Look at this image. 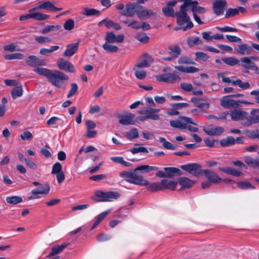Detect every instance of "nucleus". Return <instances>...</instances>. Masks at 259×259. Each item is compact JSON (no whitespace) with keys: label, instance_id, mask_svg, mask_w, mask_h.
Segmentation results:
<instances>
[{"label":"nucleus","instance_id":"obj_3","mask_svg":"<svg viewBox=\"0 0 259 259\" xmlns=\"http://www.w3.org/2000/svg\"><path fill=\"white\" fill-rule=\"evenodd\" d=\"M181 1L183 2V4L180 6L179 11L176 12L177 23L179 26H183L186 24L184 30H188L192 29L194 25L187 14L189 9L185 0H181Z\"/></svg>","mask_w":259,"mask_h":259},{"label":"nucleus","instance_id":"obj_41","mask_svg":"<svg viewBox=\"0 0 259 259\" xmlns=\"http://www.w3.org/2000/svg\"><path fill=\"white\" fill-rule=\"evenodd\" d=\"M162 12L166 17H173L176 15L174 8L168 6L165 7L162 9Z\"/></svg>","mask_w":259,"mask_h":259},{"label":"nucleus","instance_id":"obj_24","mask_svg":"<svg viewBox=\"0 0 259 259\" xmlns=\"http://www.w3.org/2000/svg\"><path fill=\"white\" fill-rule=\"evenodd\" d=\"M81 14L87 17L99 16L101 14V12L98 10L93 8H84L82 9Z\"/></svg>","mask_w":259,"mask_h":259},{"label":"nucleus","instance_id":"obj_8","mask_svg":"<svg viewBox=\"0 0 259 259\" xmlns=\"http://www.w3.org/2000/svg\"><path fill=\"white\" fill-rule=\"evenodd\" d=\"M140 6L141 5L136 3V2L127 4L125 6V10L120 12V14L127 17H133L135 14L138 15Z\"/></svg>","mask_w":259,"mask_h":259},{"label":"nucleus","instance_id":"obj_11","mask_svg":"<svg viewBox=\"0 0 259 259\" xmlns=\"http://www.w3.org/2000/svg\"><path fill=\"white\" fill-rule=\"evenodd\" d=\"M156 15V13L153 11L152 10L141 5L137 17L140 20H146L150 18H155Z\"/></svg>","mask_w":259,"mask_h":259},{"label":"nucleus","instance_id":"obj_63","mask_svg":"<svg viewBox=\"0 0 259 259\" xmlns=\"http://www.w3.org/2000/svg\"><path fill=\"white\" fill-rule=\"evenodd\" d=\"M24 160L25 161L27 166L33 169H36L37 168V164L28 158H24Z\"/></svg>","mask_w":259,"mask_h":259},{"label":"nucleus","instance_id":"obj_48","mask_svg":"<svg viewBox=\"0 0 259 259\" xmlns=\"http://www.w3.org/2000/svg\"><path fill=\"white\" fill-rule=\"evenodd\" d=\"M232 84L235 85H238L243 90H246L250 88V84L248 82H243L240 79H237L235 81H232Z\"/></svg>","mask_w":259,"mask_h":259},{"label":"nucleus","instance_id":"obj_12","mask_svg":"<svg viewBox=\"0 0 259 259\" xmlns=\"http://www.w3.org/2000/svg\"><path fill=\"white\" fill-rule=\"evenodd\" d=\"M117 117L120 118L118 122L122 125H133L135 123V115L132 113L127 112L125 115L118 114Z\"/></svg>","mask_w":259,"mask_h":259},{"label":"nucleus","instance_id":"obj_51","mask_svg":"<svg viewBox=\"0 0 259 259\" xmlns=\"http://www.w3.org/2000/svg\"><path fill=\"white\" fill-rule=\"evenodd\" d=\"M239 14V10L237 8H229L226 12L225 17L227 18L235 16Z\"/></svg>","mask_w":259,"mask_h":259},{"label":"nucleus","instance_id":"obj_57","mask_svg":"<svg viewBox=\"0 0 259 259\" xmlns=\"http://www.w3.org/2000/svg\"><path fill=\"white\" fill-rule=\"evenodd\" d=\"M217 29L222 32H235L238 31V29L230 26H225L224 27H217Z\"/></svg>","mask_w":259,"mask_h":259},{"label":"nucleus","instance_id":"obj_30","mask_svg":"<svg viewBox=\"0 0 259 259\" xmlns=\"http://www.w3.org/2000/svg\"><path fill=\"white\" fill-rule=\"evenodd\" d=\"M230 98L229 95L224 96L221 101V105L225 108L232 107L233 102H235V100L230 99Z\"/></svg>","mask_w":259,"mask_h":259},{"label":"nucleus","instance_id":"obj_38","mask_svg":"<svg viewBox=\"0 0 259 259\" xmlns=\"http://www.w3.org/2000/svg\"><path fill=\"white\" fill-rule=\"evenodd\" d=\"M68 245L69 243H63L61 245H55L52 247L51 250L52 251L55 255L62 251Z\"/></svg>","mask_w":259,"mask_h":259},{"label":"nucleus","instance_id":"obj_46","mask_svg":"<svg viewBox=\"0 0 259 259\" xmlns=\"http://www.w3.org/2000/svg\"><path fill=\"white\" fill-rule=\"evenodd\" d=\"M50 15L36 12L32 13V19L38 21L45 20L50 18Z\"/></svg>","mask_w":259,"mask_h":259},{"label":"nucleus","instance_id":"obj_54","mask_svg":"<svg viewBox=\"0 0 259 259\" xmlns=\"http://www.w3.org/2000/svg\"><path fill=\"white\" fill-rule=\"evenodd\" d=\"M42 10H50L53 12L54 4L50 1H46L41 4Z\"/></svg>","mask_w":259,"mask_h":259},{"label":"nucleus","instance_id":"obj_52","mask_svg":"<svg viewBox=\"0 0 259 259\" xmlns=\"http://www.w3.org/2000/svg\"><path fill=\"white\" fill-rule=\"evenodd\" d=\"M74 26V20L72 19H67L64 23V28L66 30H71Z\"/></svg>","mask_w":259,"mask_h":259},{"label":"nucleus","instance_id":"obj_44","mask_svg":"<svg viewBox=\"0 0 259 259\" xmlns=\"http://www.w3.org/2000/svg\"><path fill=\"white\" fill-rule=\"evenodd\" d=\"M110 44L109 42H105L102 46L103 49L108 52H116L118 50V48L116 46Z\"/></svg>","mask_w":259,"mask_h":259},{"label":"nucleus","instance_id":"obj_19","mask_svg":"<svg viewBox=\"0 0 259 259\" xmlns=\"http://www.w3.org/2000/svg\"><path fill=\"white\" fill-rule=\"evenodd\" d=\"M79 44V41L77 42L68 45L64 53V56L70 57L74 55L78 50Z\"/></svg>","mask_w":259,"mask_h":259},{"label":"nucleus","instance_id":"obj_40","mask_svg":"<svg viewBox=\"0 0 259 259\" xmlns=\"http://www.w3.org/2000/svg\"><path fill=\"white\" fill-rule=\"evenodd\" d=\"M237 187L242 190L255 189L251 184L247 181H239L237 182Z\"/></svg>","mask_w":259,"mask_h":259},{"label":"nucleus","instance_id":"obj_33","mask_svg":"<svg viewBox=\"0 0 259 259\" xmlns=\"http://www.w3.org/2000/svg\"><path fill=\"white\" fill-rule=\"evenodd\" d=\"M148 66H135L133 68V70L135 71V76L138 79H143L146 76V72L143 70H138L136 67L142 68L145 67H148Z\"/></svg>","mask_w":259,"mask_h":259},{"label":"nucleus","instance_id":"obj_34","mask_svg":"<svg viewBox=\"0 0 259 259\" xmlns=\"http://www.w3.org/2000/svg\"><path fill=\"white\" fill-rule=\"evenodd\" d=\"M187 42L190 47H192L195 45H201L202 41L201 38L197 36L188 37Z\"/></svg>","mask_w":259,"mask_h":259},{"label":"nucleus","instance_id":"obj_55","mask_svg":"<svg viewBox=\"0 0 259 259\" xmlns=\"http://www.w3.org/2000/svg\"><path fill=\"white\" fill-rule=\"evenodd\" d=\"M62 171V166L60 163L57 162L54 164L52 167V174H56Z\"/></svg>","mask_w":259,"mask_h":259},{"label":"nucleus","instance_id":"obj_36","mask_svg":"<svg viewBox=\"0 0 259 259\" xmlns=\"http://www.w3.org/2000/svg\"><path fill=\"white\" fill-rule=\"evenodd\" d=\"M22 95L23 89L22 85L16 86L11 92V95L14 99L22 96Z\"/></svg>","mask_w":259,"mask_h":259},{"label":"nucleus","instance_id":"obj_21","mask_svg":"<svg viewBox=\"0 0 259 259\" xmlns=\"http://www.w3.org/2000/svg\"><path fill=\"white\" fill-rule=\"evenodd\" d=\"M203 98H199L196 97H193L191 99V101L193 103L195 107L200 108L208 109L210 107V104L208 102H202Z\"/></svg>","mask_w":259,"mask_h":259},{"label":"nucleus","instance_id":"obj_17","mask_svg":"<svg viewBox=\"0 0 259 259\" xmlns=\"http://www.w3.org/2000/svg\"><path fill=\"white\" fill-rule=\"evenodd\" d=\"M248 113L246 111L240 109H235L231 111L230 113L231 118L234 121L241 120L244 118L246 119V115Z\"/></svg>","mask_w":259,"mask_h":259},{"label":"nucleus","instance_id":"obj_64","mask_svg":"<svg viewBox=\"0 0 259 259\" xmlns=\"http://www.w3.org/2000/svg\"><path fill=\"white\" fill-rule=\"evenodd\" d=\"M136 38L139 41L145 44L148 42L149 40V37L146 33H143L142 36L138 35Z\"/></svg>","mask_w":259,"mask_h":259},{"label":"nucleus","instance_id":"obj_20","mask_svg":"<svg viewBox=\"0 0 259 259\" xmlns=\"http://www.w3.org/2000/svg\"><path fill=\"white\" fill-rule=\"evenodd\" d=\"M178 185V182L176 181H168L167 179H163L161 180V186L162 191L168 189L172 191L176 190V188Z\"/></svg>","mask_w":259,"mask_h":259},{"label":"nucleus","instance_id":"obj_13","mask_svg":"<svg viewBox=\"0 0 259 259\" xmlns=\"http://www.w3.org/2000/svg\"><path fill=\"white\" fill-rule=\"evenodd\" d=\"M177 182H178V184H179L181 186V188L178 190L179 191H181L191 188L195 184L196 181L187 177H178L177 180Z\"/></svg>","mask_w":259,"mask_h":259},{"label":"nucleus","instance_id":"obj_39","mask_svg":"<svg viewBox=\"0 0 259 259\" xmlns=\"http://www.w3.org/2000/svg\"><path fill=\"white\" fill-rule=\"evenodd\" d=\"M59 48L58 46H51L50 49L42 48L40 50L39 53L42 55L48 56L53 52L58 50Z\"/></svg>","mask_w":259,"mask_h":259},{"label":"nucleus","instance_id":"obj_1","mask_svg":"<svg viewBox=\"0 0 259 259\" xmlns=\"http://www.w3.org/2000/svg\"><path fill=\"white\" fill-rule=\"evenodd\" d=\"M180 168L195 177L204 175L207 180L212 184H219L222 180L219 175L213 171L208 169H201L202 165L198 163H189L181 165Z\"/></svg>","mask_w":259,"mask_h":259},{"label":"nucleus","instance_id":"obj_47","mask_svg":"<svg viewBox=\"0 0 259 259\" xmlns=\"http://www.w3.org/2000/svg\"><path fill=\"white\" fill-rule=\"evenodd\" d=\"M196 60L198 62L205 61L209 58V56L202 52H197L195 53Z\"/></svg>","mask_w":259,"mask_h":259},{"label":"nucleus","instance_id":"obj_14","mask_svg":"<svg viewBox=\"0 0 259 259\" xmlns=\"http://www.w3.org/2000/svg\"><path fill=\"white\" fill-rule=\"evenodd\" d=\"M226 0H216L213 3L212 10L217 16H220L224 12V9L227 6Z\"/></svg>","mask_w":259,"mask_h":259},{"label":"nucleus","instance_id":"obj_18","mask_svg":"<svg viewBox=\"0 0 259 259\" xmlns=\"http://www.w3.org/2000/svg\"><path fill=\"white\" fill-rule=\"evenodd\" d=\"M253 49L251 46L246 44H241L238 45L237 48L235 49V51L240 55H249L252 51Z\"/></svg>","mask_w":259,"mask_h":259},{"label":"nucleus","instance_id":"obj_10","mask_svg":"<svg viewBox=\"0 0 259 259\" xmlns=\"http://www.w3.org/2000/svg\"><path fill=\"white\" fill-rule=\"evenodd\" d=\"M137 172L135 171V169L133 170H131V179H126L125 181L137 185H147L148 184V181L144 179L142 176L138 175Z\"/></svg>","mask_w":259,"mask_h":259},{"label":"nucleus","instance_id":"obj_7","mask_svg":"<svg viewBox=\"0 0 259 259\" xmlns=\"http://www.w3.org/2000/svg\"><path fill=\"white\" fill-rule=\"evenodd\" d=\"M258 58L253 56L244 57L238 60L234 57L223 58L222 61L227 65H237L241 61L242 63L247 64L251 63L252 61H256Z\"/></svg>","mask_w":259,"mask_h":259},{"label":"nucleus","instance_id":"obj_37","mask_svg":"<svg viewBox=\"0 0 259 259\" xmlns=\"http://www.w3.org/2000/svg\"><path fill=\"white\" fill-rule=\"evenodd\" d=\"M243 134H244L247 137L250 139H259V134H258V130L256 129L254 130H245L243 131Z\"/></svg>","mask_w":259,"mask_h":259},{"label":"nucleus","instance_id":"obj_15","mask_svg":"<svg viewBox=\"0 0 259 259\" xmlns=\"http://www.w3.org/2000/svg\"><path fill=\"white\" fill-rule=\"evenodd\" d=\"M50 187L49 184L46 183L45 184L44 189H33L31 191V193L32 195L28 196V200H32L34 199L39 198V194H48L49 193Z\"/></svg>","mask_w":259,"mask_h":259},{"label":"nucleus","instance_id":"obj_59","mask_svg":"<svg viewBox=\"0 0 259 259\" xmlns=\"http://www.w3.org/2000/svg\"><path fill=\"white\" fill-rule=\"evenodd\" d=\"M178 63L185 64H196L192 59L187 57H180L178 60Z\"/></svg>","mask_w":259,"mask_h":259},{"label":"nucleus","instance_id":"obj_23","mask_svg":"<svg viewBox=\"0 0 259 259\" xmlns=\"http://www.w3.org/2000/svg\"><path fill=\"white\" fill-rule=\"evenodd\" d=\"M139 60L140 62L137 65H150L155 62L152 57L148 53H144Z\"/></svg>","mask_w":259,"mask_h":259},{"label":"nucleus","instance_id":"obj_22","mask_svg":"<svg viewBox=\"0 0 259 259\" xmlns=\"http://www.w3.org/2000/svg\"><path fill=\"white\" fill-rule=\"evenodd\" d=\"M218 169L221 171L224 172L228 175H230L235 177H238L243 175V173L241 171H239L237 169L231 167H219L218 168Z\"/></svg>","mask_w":259,"mask_h":259},{"label":"nucleus","instance_id":"obj_56","mask_svg":"<svg viewBox=\"0 0 259 259\" xmlns=\"http://www.w3.org/2000/svg\"><path fill=\"white\" fill-rule=\"evenodd\" d=\"M130 151L133 154H137L138 153L142 152L147 153L148 151L147 148L145 147H140L138 148H133L130 150Z\"/></svg>","mask_w":259,"mask_h":259},{"label":"nucleus","instance_id":"obj_62","mask_svg":"<svg viewBox=\"0 0 259 259\" xmlns=\"http://www.w3.org/2000/svg\"><path fill=\"white\" fill-rule=\"evenodd\" d=\"M158 141L160 143H162V146H163V147L167 149L170 150L172 146V144L170 142L167 141L165 138L161 137L159 138Z\"/></svg>","mask_w":259,"mask_h":259},{"label":"nucleus","instance_id":"obj_53","mask_svg":"<svg viewBox=\"0 0 259 259\" xmlns=\"http://www.w3.org/2000/svg\"><path fill=\"white\" fill-rule=\"evenodd\" d=\"M145 117L147 119H150L152 120H158L159 118V115L158 114L153 113V112L151 111V108L147 110V113Z\"/></svg>","mask_w":259,"mask_h":259},{"label":"nucleus","instance_id":"obj_60","mask_svg":"<svg viewBox=\"0 0 259 259\" xmlns=\"http://www.w3.org/2000/svg\"><path fill=\"white\" fill-rule=\"evenodd\" d=\"M239 103L245 104L247 105H253V103L244 100H238L237 101L235 100V102H233V105H232V107L237 108L240 106Z\"/></svg>","mask_w":259,"mask_h":259},{"label":"nucleus","instance_id":"obj_29","mask_svg":"<svg viewBox=\"0 0 259 259\" xmlns=\"http://www.w3.org/2000/svg\"><path fill=\"white\" fill-rule=\"evenodd\" d=\"M110 210H108L98 215L96 217V221L93 224L91 228V230H92L94 229H95L104 219V218L110 212Z\"/></svg>","mask_w":259,"mask_h":259},{"label":"nucleus","instance_id":"obj_50","mask_svg":"<svg viewBox=\"0 0 259 259\" xmlns=\"http://www.w3.org/2000/svg\"><path fill=\"white\" fill-rule=\"evenodd\" d=\"M168 50H169V53H174L175 54V57H177L181 52V49L180 47L178 45L170 46L168 47Z\"/></svg>","mask_w":259,"mask_h":259},{"label":"nucleus","instance_id":"obj_35","mask_svg":"<svg viewBox=\"0 0 259 259\" xmlns=\"http://www.w3.org/2000/svg\"><path fill=\"white\" fill-rule=\"evenodd\" d=\"M6 201L11 204H17L23 201L22 198L19 196H12L6 197Z\"/></svg>","mask_w":259,"mask_h":259},{"label":"nucleus","instance_id":"obj_6","mask_svg":"<svg viewBox=\"0 0 259 259\" xmlns=\"http://www.w3.org/2000/svg\"><path fill=\"white\" fill-rule=\"evenodd\" d=\"M163 170L164 171L161 170L156 171V177L160 178L171 179L183 175V171L180 168L176 167H164Z\"/></svg>","mask_w":259,"mask_h":259},{"label":"nucleus","instance_id":"obj_5","mask_svg":"<svg viewBox=\"0 0 259 259\" xmlns=\"http://www.w3.org/2000/svg\"><path fill=\"white\" fill-rule=\"evenodd\" d=\"M120 196V193L117 192L97 190L95 192L94 196L92 197V199L96 202H106L110 201L111 199H117Z\"/></svg>","mask_w":259,"mask_h":259},{"label":"nucleus","instance_id":"obj_4","mask_svg":"<svg viewBox=\"0 0 259 259\" xmlns=\"http://www.w3.org/2000/svg\"><path fill=\"white\" fill-rule=\"evenodd\" d=\"M172 69L169 66L163 68L162 70L163 73L155 76L156 80L158 81L170 84L179 81L181 80V78L177 74L178 72L176 71H174L170 73Z\"/></svg>","mask_w":259,"mask_h":259},{"label":"nucleus","instance_id":"obj_42","mask_svg":"<svg viewBox=\"0 0 259 259\" xmlns=\"http://www.w3.org/2000/svg\"><path fill=\"white\" fill-rule=\"evenodd\" d=\"M170 125L172 127L178 128L180 129H186L187 124L185 123H183L181 121L177 120H170Z\"/></svg>","mask_w":259,"mask_h":259},{"label":"nucleus","instance_id":"obj_16","mask_svg":"<svg viewBox=\"0 0 259 259\" xmlns=\"http://www.w3.org/2000/svg\"><path fill=\"white\" fill-rule=\"evenodd\" d=\"M124 36L122 34H119L116 36L113 32H108L106 33L105 36L106 42L110 44L115 42L121 43L124 40Z\"/></svg>","mask_w":259,"mask_h":259},{"label":"nucleus","instance_id":"obj_27","mask_svg":"<svg viewBox=\"0 0 259 259\" xmlns=\"http://www.w3.org/2000/svg\"><path fill=\"white\" fill-rule=\"evenodd\" d=\"M178 71L184 73H193L199 71V69L193 66L184 67V66H175Z\"/></svg>","mask_w":259,"mask_h":259},{"label":"nucleus","instance_id":"obj_58","mask_svg":"<svg viewBox=\"0 0 259 259\" xmlns=\"http://www.w3.org/2000/svg\"><path fill=\"white\" fill-rule=\"evenodd\" d=\"M35 40L36 42L40 44H45L51 42V39L46 36H39L35 37Z\"/></svg>","mask_w":259,"mask_h":259},{"label":"nucleus","instance_id":"obj_45","mask_svg":"<svg viewBox=\"0 0 259 259\" xmlns=\"http://www.w3.org/2000/svg\"><path fill=\"white\" fill-rule=\"evenodd\" d=\"M24 56L23 54L20 53H16L10 54L6 55L4 58L6 60H15V59H23Z\"/></svg>","mask_w":259,"mask_h":259},{"label":"nucleus","instance_id":"obj_43","mask_svg":"<svg viewBox=\"0 0 259 259\" xmlns=\"http://www.w3.org/2000/svg\"><path fill=\"white\" fill-rule=\"evenodd\" d=\"M125 137L128 139H136L139 137L138 130L137 128H133L129 132H126Z\"/></svg>","mask_w":259,"mask_h":259},{"label":"nucleus","instance_id":"obj_32","mask_svg":"<svg viewBox=\"0 0 259 259\" xmlns=\"http://www.w3.org/2000/svg\"><path fill=\"white\" fill-rule=\"evenodd\" d=\"M220 143L223 147L231 146L235 144V138L232 136H228L225 139H222Z\"/></svg>","mask_w":259,"mask_h":259},{"label":"nucleus","instance_id":"obj_49","mask_svg":"<svg viewBox=\"0 0 259 259\" xmlns=\"http://www.w3.org/2000/svg\"><path fill=\"white\" fill-rule=\"evenodd\" d=\"M111 238V235L108 234L101 233L97 235L96 238L99 242H104L110 240Z\"/></svg>","mask_w":259,"mask_h":259},{"label":"nucleus","instance_id":"obj_28","mask_svg":"<svg viewBox=\"0 0 259 259\" xmlns=\"http://www.w3.org/2000/svg\"><path fill=\"white\" fill-rule=\"evenodd\" d=\"M246 119L247 120L242 123V124L245 127H249L252 124L259 123V115H256L254 116H250L246 117Z\"/></svg>","mask_w":259,"mask_h":259},{"label":"nucleus","instance_id":"obj_2","mask_svg":"<svg viewBox=\"0 0 259 259\" xmlns=\"http://www.w3.org/2000/svg\"><path fill=\"white\" fill-rule=\"evenodd\" d=\"M33 66L35 67L34 69L35 73L45 77L49 82L58 88L61 87L63 81L69 79V76L63 72L56 70L52 71L46 68L36 67L37 66Z\"/></svg>","mask_w":259,"mask_h":259},{"label":"nucleus","instance_id":"obj_25","mask_svg":"<svg viewBox=\"0 0 259 259\" xmlns=\"http://www.w3.org/2000/svg\"><path fill=\"white\" fill-rule=\"evenodd\" d=\"M143 186H146L147 190L152 192L158 191H162L161 180L160 181V182H153L152 183H149L148 182V184L147 185Z\"/></svg>","mask_w":259,"mask_h":259},{"label":"nucleus","instance_id":"obj_61","mask_svg":"<svg viewBox=\"0 0 259 259\" xmlns=\"http://www.w3.org/2000/svg\"><path fill=\"white\" fill-rule=\"evenodd\" d=\"M21 139L22 140L30 141L33 138L32 134L28 131H24L22 134L20 135Z\"/></svg>","mask_w":259,"mask_h":259},{"label":"nucleus","instance_id":"obj_31","mask_svg":"<svg viewBox=\"0 0 259 259\" xmlns=\"http://www.w3.org/2000/svg\"><path fill=\"white\" fill-rule=\"evenodd\" d=\"M61 30L62 27L61 25H48L42 29L41 32L42 34H47L51 31H56L57 33H59Z\"/></svg>","mask_w":259,"mask_h":259},{"label":"nucleus","instance_id":"obj_26","mask_svg":"<svg viewBox=\"0 0 259 259\" xmlns=\"http://www.w3.org/2000/svg\"><path fill=\"white\" fill-rule=\"evenodd\" d=\"M27 65H44V60L34 55H30L26 60Z\"/></svg>","mask_w":259,"mask_h":259},{"label":"nucleus","instance_id":"obj_9","mask_svg":"<svg viewBox=\"0 0 259 259\" xmlns=\"http://www.w3.org/2000/svg\"><path fill=\"white\" fill-rule=\"evenodd\" d=\"M189 10H191L193 14L202 15L206 13V10L204 7L199 6L196 1L185 0Z\"/></svg>","mask_w":259,"mask_h":259}]
</instances>
